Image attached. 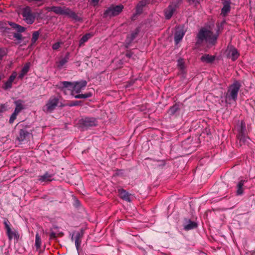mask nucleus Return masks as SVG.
I'll use <instances>...</instances> for the list:
<instances>
[{
	"mask_svg": "<svg viewBox=\"0 0 255 255\" xmlns=\"http://www.w3.org/2000/svg\"><path fill=\"white\" fill-rule=\"evenodd\" d=\"M237 128L238 131V134H246V123L243 121H242L241 123L237 125Z\"/></svg>",
	"mask_w": 255,
	"mask_h": 255,
	"instance_id": "obj_23",
	"label": "nucleus"
},
{
	"mask_svg": "<svg viewBox=\"0 0 255 255\" xmlns=\"http://www.w3.org/2000/svg\"><path fill=\"white\" fill-rule=\"evenodd\" d=\"M3 223L8 239L10 241L13 238H17V236L16 233L12 231L10 227V223L9 221L6 219L4 221Z\"/></svg>",
	"mask_w": 255,
	"mask_h": 255,
	"instance_id": "obj_12",
	"label": "nucleus"
},
{
	"mask_svg": "<svg viewBox=\"0 0 255 255\" xmlns=\"http://www.w3.org/2000/svg\"><path fill=\"white\" fill-rule=\"evenodd\" d=\"M237 138L239 141L238 144H239L240 146H241L246 142L248 137L246 136V134H238Z\"/></svg>",
	"mask_w": 255,
	"mask_h": 255,
	"instance_id": "obj_28",
	"label": "nucleus"
},
{
	"mask_svg": "<svg viewBox=\"0 0 255 255\" xmlns=\"http://www.w3.org/2000/svg\"><path fill=\"white\" fill-rule=\"evenodd\" d=\"M185 31L183 27H178L175 31L174 35V41L176 44H178L183 39Z\"/></svg>",
	"mask_w": 255,
	"mask_h": 255,
	"instance_id": "obj_11",
	"label": "nucleus"
},
{
	"mask_svg": "<svg viewBox=\"0 0 255 255\" xmlns=\"http://www.w3.org/2000/svg\"><path fill=\"white\" fill-rule=\"evenodd\" d=\"M215 56L209 54H204L201 56L200 59L203 62L212 64L215 60Z\"/></svg>",
	"mask_w": 255,
	"mask_h": 255,
	"instance_id": "obj_21",
	"label": "nucleus"
},
{
	"mask_svg": "<svg viewBox=\"0 0 255 255\" xmlns=\"http://www.w3.org/2000/svg\"><path fill=\"white\" fill-rule=\"evenodd\" d=\"M118 192L120 197L124 200L128 202H130L131 200L130 198V194L126 190L124 189H119Z\"/></svg>",
	"mask_w": 255,
	"mask_h": 255,
	"instance_id": "obj_15",
	"label": "nucleus"
},
{
	"mask_svg": "<svg viewBox=\"0 0 255 255\" xmlns=\"http://www.w3.org/2000/svg\"><path fill=\"white\" fill-rule=\"evenodd\" d=\"M133 55V53L132 52H131V51H128L127 52L126 54V56L128 57V58H130L132 57Z\"/></svg>",
	"mask_w": 255,
	"mask_h": 255,
	"instance_id": "obj_44",
	"label": "nucleus"
},
{
	"mask_svg": "<svg viewBox=\"0 0 255 255\" xmlns=\"http://www.w3.org/2000/svg\"><path fill=\"white\" fill-rule=\"evenodd\" d=\"M76 203H77V204H80L79 201H78V200L76 201Z\"/></svg>",
	"mask_w": 255,
	"mask_h": 255,
	"instance_id": "obj_49",
	"label": "nucleus"
},
{
	"mask_svg": "<svg viewBox=\"0 0 255 255\" xmlns=\"http://www.w3.org/2000/svg\"><path fill=\"white\" fill-rule=\"evenodd\" d=\"M92 95V93L91 92H89L85 94L76 95L74 96V98L76 99H86L91 97Z\"/></svg>",
	"mask_w": 255,
	"mask_h": 255,
	"instance_id": "obj_31",
	"label": "nucleus"
},
{
	"mask_svg": "<svg viewBox=\"0 0 255 255\" xmlns=\"http://www.w3.org/2000/svg\"><path fill=\"white\" fill-rule=\"evenodd\" d=\"M39 36V32L38 31H34L32 33V38L31 39V44H33L38 39Z\"/></svg>",
	"mask_w": 255,
	"mask_h": 255,
	"instance_id": "obj_32",
	"label": "nucleus"
},
{
	"mask_svg": "<svg viewBox=\"0 0 255 255\" xmlns=\"http://www.w3.org/2000/svg\"><path fill=\"white\" fill-rule=\"evenodd\" d=\"M141 14H136V11H135V12L133 14V15L131 17V20H134L137 16L140 15Z\"/></svg>",
	"mask_w": 255,
	"mask_h": 255,
	"instance_id": "obj_45",
	"label": "nucleus"
},
{
	"mask_svg": "<svg viewBox=\"0 0 255 255\" xmlns=\"http://www.w3.org/2000/svg\"><path fill=\"white\" fill-rule=\"evenodd\" d=\"M17 115L18 114L15 113V112H13L9 120V123L10 124H12L13 123L14 121L16 119Z\"/></svg>",
	"mask_w": 255,
	"mask_h": 255,
	"instance_id": "obj_36",
	"label": "nucleus"
},
{
	"mask_svg": "<svg viewBox=\"0 0 255 255\" xmlns=\"http://www.w3.org/2000/svg\"><path fill=\"white\" fill-rule=\"evenodd\" d=\"M92 2L94 4H97L99 1V0H91Z\"/></svg>",
	"mask_w": 255,
	"mask_h": 255,
	"instance_id": "obj_47",
	"label": "nucleus"
},
{
	"mask_svg": "<svg viewBox=\"0 0 255 255\" xmlns=\"http://www.w3.org/2000/svg\"><path fill=\"white\" fill-rule=\"evenodd\" d=\"M143 8L144 7L142 6H139V4H137L136 6L135 10V11H136V14H141L143 12Z\"/></svg>",
	"mask_w": 255,
	"mask_h": 255,
	"instance_id": "obj_38",
	"label": "nucleus"
},
{
	"mask_svg": "<svg viewBox=\"0 0 255 255\" xmlns=\"http://www.w3.org/2000/svg\"><path fill=\"white\" fill-rule=\"evenodd\" d=\"M59 235H60V236H62L63 235V233H59Z\"/></svg>",
	"mask_w": 255,
	"mask_h": 255,
	"instance_id": "obj_48",
	"label": "nucleus"
},
{
	"mask_svg": "<svg viewBox=\"0 0 255 255\" xmlns=\"http://www.w3.org/2000/svg\"><path fill=\"white\" fill-rule=\"evenodd\" d=\"M59 101V99L57 97H50L45 106L43 107V111L46 113H52L58 106Z\"/></svg>",
	"mask_w": 255,
	"mask_h": 255,
	"instance_id": "obj_7",
	"label": "nucleus"
},
{
	"mask_svg": "<svg viewBox=\"0 0 255 255\" xmlns=\"http://www.w3.org/2000/svg\"><path fill=\"white\" fill-rule=\"evenodd\" d=\"M222 1H228V0H222ZM229 1H231V0H229Z\"/></svg>",
	"mask_w": 255,
	"mask_h": 255,
	"instance_id": "obj_50",
	"label": "nucleus"
},
{
	"mask_svg": "<svg viewBox=\"0 0 255 255\" xmlns=\"http://www.w3.org/2000/svg\"><path fill=\"white\" fill-rule=\"evenodd\" d=\"M41 245V241L40 237L39 235H38V234H36V236H35V247H36L37 250L39 249L40 248Z\"/></svg>",
	"mask_w": 255,
	"mask_h": 255,
	"instance_id": "obj_33",
	"label": "nucleus"
},
{
	"mask_svg": "<svg viewBox=\"0 0 255 255\" xmlns=\"http://www.w3.org/2000/svg\"><path fill=\"white\" fill-rule=\"evenodd\" d=\"M60 47V43L59 42H56L53 44L52 45V48L54 50H57Z\"/></svg>",
	"mask_w": 255,
	"mask_h": 255,
	"instance_id": "obj_43",
	"label": "nucleus"
},
{
	"mask_svg": "<svg viewBox=\"0 0 255 255\" xmlns=\"http://www.w3.org/2000/svg\"><path fill=\"white\" fill-rule=\"evenodd\" d=\"M83 236V233L81 231V232H75L72 237V240L74 239L75 240V245L78 251L79 250Z\"/></svg>",
	"mask_w": 255,
	"mask_h": 255,
	"instance_id": "obj_10",
	"label": "nucleus"
},
{
	"mask_svg": "<svg viewBox=\"0 0 255 255\" xmlns=\"http://www.w3.org/2000/svg\"><path fill=\"white\" fill-rule=\"evenodd\" d=\"M223 7L222 8L221 14L223 16H225L231 9V1H223Z\"/></svg>",
	"mask_w": 255,
	"mask_h": 255,
	"instance_id": "obj_20",
	"label": "nucleus"
},
{
	"mask_svg": "<svg viewBox=\"0 0 255 255\" xmlns=\"http://www.w3.org/2000/svg\"><path fill=\"white\" fill-rule=\"evenodd\" d=\"M241 87L242 84L240 81H234V82L229 87L228 91L226 93V101L227 102L236 101L238 98L239 90Z\"/></svg>",
	"mask_w": 255,
	"mask_h": 255,
	"instance_id": "obj_3",
	"label": "nucleus"
},
{
	"mask_svg": "<svg viewBox=\"0 0 255 255\" xmlns=\"http://www.w3.org/2000/svg\"><path fill=\"white\" fill-rule=\"evenodd\" d=\"M149 2V0H142L140 1L138 4H139V6L145 7Z\"/></svg>",
	"mask_w": 255,
	"mask_h": 255,
	"instance_id": "obj_39",
	"label": "nucleus"
},
{
	"mask_svg": "<svg viewBox=\"0 0 255 255\" xmlns=\"http://www.w3.org/2000/svg\"><path fill=\"white\" fill-rule=\"evenodd\" d=\"M37 178V180L41 182H47L52 181V175L46 172L43 175L38 176Z\"/></svg>",
	"mask_w": 255,
	"mask_h": 255,
	"instance_id": "obj_17",
	"label": "nucleus"
},
{
	"mask_svg": "<svg viewBox=\"0 0 255 255\" xmlns=\"http://www.w3.org/2000/svg\"><path fill=\"white\" fill-rule=\"evenodd\" d=\"M220 30V28L218 26L216 33H214L213 31L206 28H202L196 37V45L200 46L204 42L211 46L215 45L217 43Z\"/></svg>",
	"mask_w": 255,
	"mask_h": 255,
	"instance_id": "obj_1",
	"label": "nucleus"
},
{
	"mask_svg": "<svg viewBox=\"0 0 255 255\" xmlns=\"http://www.w3.org/2000/svg\"><path fill=\"white\" fill-rule=\"evenodd\" d=\"M30 65V64L29 62L26 63L24 65V66L22 67V68L21 69V71L23 73L26 74L29 69Z\"/></svg>",
	"mask_w": 255,
	"mask_h": 255,
	"instance_id": "obj_35",
	"label": "nucleus"
},
{
	"mask_svg": "<svg viewBox=\"0 0 255 255\" xmlns=\"http://www.w3.org/2000/svg\"><path fill=\"white\" fill-rule=\"evenodd\" d=\"M139 28H136L135 30L131 33L130 35L127 36L126 38V43L129 45L132 41L137 37L139 32Z\"/></svg>",
	"mask_w": 255,
	"mask_h": 255,
	"instance_id": "obj_16",
	"label": "nucleus"
},
{
	"mask_svg": "<svg viewBox=\"0 0 255 255\" xmlns=\"http://www.w3.org/2000/svg\"><path fill=\"white\" fill-rule=\"evenodd\" d=\"M25 74H26L25 73H23V72L21 71L20 73V74H19V75H18V78H19V79H22V78L23 77V76H24Z\"/></svg>",
	"mask_w": 255,
	"mask_h": 255,
	"instance_id": "obj_46",
	"label": "nucleus"
},
{
	"mask_svg": "<svg viewBox=\"0 0 255 255\" xmlns=\"http://www.w3.org/2000/svg\"><path fill=\"white\" fill-rule=\"evenodd\" d=\"M92 36V35L90 33H86L84 35L79 41V46L83 45L84 43L87 42Z\"/></svg>",
	"mask_w": 255,
	"mask_h": 255,
	"instance_id": "obj_29",
	"label": "nucleus"
},
{
	"mask_svg": "<svg viewBox=\"0 0 255 255\" xmlns=\"http://www.w3.org/2000/svg\"><path fill=\"white\" fill-rule=\"evenodd\" d=\"M64 8H65V6L61 7V6H52L50 7V10L54 12L55 13H56L57 14L62 15Z\"/></svg>",
	"mask_w": 255,
	"mask_h": 255,
	"instance_id": "obj_25",
	"label": "nucleus"
},
{
	"mask_svg": "<svg viewBox=\"0 0 255 255\" xmlns=\"http://www.w3.org/2000/svg\"><path fill=\"white\" fill-rule=\"evenodd\" d=\"M13 37L16 40H21L22 39V36L21 33H13Z\"/></svg>",
	"mask_w": 255,
	"mask_h": 255,
	"instance_id": "obj_37",
	"label": "nucleus"
},
{
	"mask_svg": "<svg viewBox=\"0 0 255 255\" xmlns=\"http://www.w3.org/2000/svg\"><path fill=\"white\" fill-rule=\"evenodd\" d=\"M8 24L11 26L12 29L16 31V33H21L25 31L26 29L24 27L13 22L8 21Z\"/></svg>",
	"mask_w": 255,
	"mask_h": 255,
	"instance_id": "obj_18",
	"label": "nucleus"
},
{
	"mask_svg": "<svg viewBox=\"0 0 255 255\" xmlns=\"http://www.w3.org/2000/svg\"><path fill=\"white\" fill-rule=\"evenodd\" d=\"M69 56L70 53L69 52H67L64 57L61 58L59 62H57V67L59 68H62L68 61Z\"/></svg>",
	"mask_w": 255,
	"mask_h": 255,
	"instance_id": "obj_24",
	"label": "nucleus"
},
{
	"mask_svg": "<svg viewBox=\"0 0 255 255\" xmlns=\"http://www.w3.org/2000/svg\"><path fill=\"white\" fill-rule=\"evenodd\" d=\"M8 24L11 26L12 29L16 31V33H21L25 31L26 29L24 27L13 22L8 21Z\"/></svg>",
	"mask_w": 255,
	"mask_h": 255,
	"instance_id": "obj_19",
	"label": "nucleus"
},
{
	"mask_svg": "<svg viewBox=\"0 0 255 255\" xmlns=\"http://www.w3.org/2000/svg\"><path fill=\"white\" fill-rule=\"evenodd\" d=\"M247 182L245 180H240L237 183L236 186V194L237 196H242L244 194L245 189V183Z\"/></svg>",
	"mask_w": 255,
	"mask_h": 255,
	"instance_id": "obj_13",
	"label": "nucleus"
},
{
	"mask_svg": "<svg viewBox=\"0 0 255 255\" xmlns=\"http://www.w3.org/2000/svg\"><path fill=\"white\" fill-rule=\"evenodd\" d=\"M50 240H55L56 239V234L54 232H51L49 234Z\"/></svg>",
	"mask_w": 255,
	"mask_h": 255,
	"instance_id": "obj_41",
	"label": "nucleus"
},
{
	"mask_svg": "<svg viewBox=\"0 0 255 255\" xmlns=\"http://www.w3.org/2000/svg\"><path fill=\"white\" fill-rule=\"evenodd\" d=\"M79 123L81 128L85 130L90 127L97 126L98 121L95 118L86 117L82 118L79 121Z\"/></svg>",
	"mask_w": 255,
	"mask_h": 255,
	"instance_id": "obj_5",
	"label": "nucleus"
},
{
	"mask_svg": "<svg viewBox=\"0 0 255 255\" xmlns=\"http://www.w3.org/2000/svg\"><path fill=\"white\" fill-rule=\"evenodd\" d=\"M21 15L23 20L27 24H31L34 22L35 16L29 6H26L22 8Z\"/></svg>",
	"mask_w": 255,
	"mask_h": 255,
	"instance_id": "obj_4",
	"label": "nucleus"
},
{
	"mask_svg": "<svg viewBox=\"0 0 255 255\" xmlns=\"http://www.w3.org/2000/svg\"><path fill=\"white\" fill-rule=\"evenodd\" d=\"M6 55V52L3 49H0V60H1L4 55Z\"/></svg>",
	"mask_w": 255,
	"mask_h": 255,
	"instance_id": "obj_42",
	"label": "nucleus"
},
{
	"mask_svg": "<svg viewBox=\"0 0 255 255\" xmlns=\"http://www.w3.org/2000/svg\"><path fill=\"white\" fill-rule=\"evenodd\" d=\"M226 53L227 58L231 59L233 61L236 60L240 55L238 50L232 45L228 46Z\"/></svg>",
	"mask_w": 255,
	"mask_h": 255,
	"instance_id": "obj_8",
	"label": "nucleus"
},
{
	"mask_svg": "<svg viewBox=\"0 0 255 255\" xmlns=\"http://www.w3.org/2000/svg\"><path fill=\"white\" fill-rule=\"evenodd\" d=\"M1 10L0 9V12H1Z\"/></svg>",
	"mask_w": 255,
	"mask_h": 255,
	"instance_id": "obj_51",
	"label": "nucleus"
},
{
	"mask_svg": "<svg viewBox=\"0 0 255 255\" xmlns=\"http://www.w3.org/2000/svg\"><path fill=\"white\" fill-rule=\"evenodd\" d=\"M62 15L68 16L69 18L72 19L76 22H81L83 19L74 11H72L71 9L65 7L64 11Z\"/></svg>",
	"mask_w": 255,
	"mask_h": 255,
	"instance_id": "obj_9",
	"label": "nucleus"
},
{
	"mask_svg": "<svg viewBox=\"0 0 255 255\" xmlns=\"http://www.w3.org/2000/svg\"><path fill=\"white\" fill-rule=\"evenodd\" d=\"M15 77L16 75L13 74L10 75L8 80L4 83V85L2 86V88L5 90L11 88L12 87V82H13Z\"/></svg>",
	"mask_w": 255,
	"mask_h": 255,
	"instance_id": "obj_22",
	"label": "nucleus"
},
{
	"mask_svg": "<svg viewBox=\"0 0 255 255\" xmlns=\"http://www.w3.org/2000/svg\"><path fill=\"white\" fill-rule=\"evenodd\" d=\"M149 2V0H142L140 1L138 4H139V6L145 7Z\"/></svg>",
	"mask_w": 255,
	"mask_h": 255,
	"instance_id": "obj_40",
	"label": "nucleus"
},
{
	"mask_svg": "<svg viewBox=\"0 0 255 255\" xmlns=\"http://www.w3.org/2000/svg\"><path fill=\"white\" fill-rule=\"evenodd\" d=\"M179 110V106L177 104H175L170 108L168 110V113L170 115H174Z\"/></svg>",
	"mask_w": 255,
	"mask_h": 255,
	"instance_id": "obj_30",
	"label": "nucleus"
},
{
	"mask_svg": "<svg viewBox=\"0 0 255 255\" xmlns=\"http://www.w3.org/2000/svg\"><path fill=\"white\" fill-rule=\"evenodd\" d=\"M81 102L79 101H71L69 102L68 105L70 107L77 106L81 104Z\"/></svg>",
	"mask_w": 255,
	"mask_h": 255,
	"instance_id": "obj_34",
	"label": "nucleus"
},
{
	"mask_svg": "<svg viewBox=\"0 0 255 255\" xmlns=\"http://www.w3.org/2000/svg\"><path fill=\"white\" fill-rule=\"evenodd\" d=\"M14 104L16 106V107L14 109V112L18 114L24 108L22 105V101L20 100L16 101L14 102Z\"/></svg>",
	"mask_w": 255,
	"mask_h": 255,
	"instance_id": "obj_26",
	"label": "nucleus"
},
{
	"mask_svg": "<svg viewBox=\"0 0 255 255\" xmlns=\"http://www.w3.org/2000/svg\"><path fill=\"white\" fill-rule=\"evenodd\" d=\"M87 82L85 80L72 82L69 81L60 82L57 85L58 89L65 93L66 89L71 91V94L74 95V93H80L87 85Z\"/></svg>",
	"mask_w": 255,
	"mask_h": 255,
	"instance_id": "obj_2",
	"label": "nucleus"
},
{
	"mask_svg": "<svg viewBox=\"0 0 255 255\" xmlns=\"http://www.w3.org/2000/svg\"><path fill=\"white\" fill-rule=\"evenodd\" d=\"M29 134V132L25 129H21L19 130V136L17 137L20 141H23L26 137Z\"/></svg>",
	"mask_w": 255,
	"mask_h": 255,
	"instance_id": "obj_27",
	"label": "nucleus"
},
{
	"mask_svg": "<svg viewBox=\"0 0 255 255\" xmlns=\"http://www.w3.org/2000/svg\"><path fill=\"white\" fill-rule=\"evenodd\" d=\"M124 6L122 4L111 5L104 13V17H111L119 15L123 10Z\"/></svg>",
	"mask_w": 255,
	"mask_h": 255,
	"instance_id": "obj_6",
	"label": "nucleus"
},
{
	"mask_svg": "<svg viewBox=\"0 0 255 255\" xmlns=\"http://www.w3.org/2000/svg\"><path fill=\"white\" fill-rule=\"evenodd\" d=\"M183 226L184 230L187 231L196 229L198 227V224L190 219H185Z\"/></svg>",
	"mask_w": 255,
	"mask_h": 255,
	"instance_id": "obj_14",
	"label": "nucleus"
}]
</instances>
